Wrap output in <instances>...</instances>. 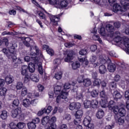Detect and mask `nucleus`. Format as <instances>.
I'll use <instances>...</instances> for the list:
<instances>
[{"label":"nucleus","mask_w":129,"mask_h":129,"mask_svg":"<svg viewBox=\"0 0 129 129\" xmlns=\"http://www.w3.org/2000/svg\"><path fill=\"white\" fill-rule=\"evenodd\" d=\"M106 30L108 32V34L105 33V28L102 27L99 33L104 39L107 40L110 38L112 41H114L116 43H119L121 46L123 43V38L120 37V33L117 31L114 33V27L111 24H108L106 26Z\"/></svg>","instance_id":"obj_1"},{"label":"nucleus","mask_w":129,"mask_h":129,"mask_svg":"<svg viewBox=\"0 0 129 129\" xmlns=\"http://www.w3.org/2000/svg\"><path fill=\"white\" fill-rule=\"evenodd\" d=\"M35 51L36 52V53H31V56L30 57L29 56H26L24 58V60L26 62H30V61H32L36 66L37 65L38 67V72L40 75H43V73H44V70L43 69V67L42 66V62L39 61L38 59V57L37 56H39L40 58H43V54H42V52L40 50H39L38 47H35Z\"/></svg>","instance_id":"obj_2"},{"label":"nucleus","mask_w":129,"mask_h":129,"mask_svg":"<svg viewBox=\"0 0 129 129\" xmlns=\"http://www.w3.org/2000/svg\"><path fill=\"white\" fill-rule=\"evenodd\" d=\"M35 64L33 62H30L28 66H22L21 67V72L22 75L23 76L26 75H29L28 73L30 72L31 73H34L35 72Z\"/></svg>","instance_id":"obj_3"},{"label":"nucleus","mask_w":129,"mask_h":129,"mask_svg":"<svg viewBox=\"0 0 129 129\" xmlns=\"http://www.w3.org/2000/svg\"><path fill=\"white\" fill-rule=\"evenodd\" d=\"M100 61H101V64H106V63L108 64L107 68L109 72H114V71H115V69H116V66L111 62V60L109 58L105 56V58L103 59H102V58H100Z\"/></svg>","instance_id":"obj_4"},{"label":"nucleus","mask_w":129,"mask_h":129,"mask_svg":"<svg viewBox=\"0 0 129 129\" xmlns=\"http://www.w3.org/2000/svg\"><path fill=\"white\" fill-rule=\"evenodd\" d=\"M62 86L55 85L54 87V94L57 96L56 98V103H60L62 101V99H63L61 97V93H62Z\"/></svg>","instance_id":"obj_5"},{"label":"nucleus","mask_w":129,"mask_h":129,"mask_svg":"<svg viewBox=\"0 0 129 129\" xmlns=\"http://www.w3.org/2000/svg\"><path fill=\"white\" fill-rule=\"evenodd\" d=\"M71 88V84L69 83L64 84L63 89L61 91V97L62 99H67L69 93V89Z\"/></svg>","instance_id":"obj_6"},{"label":"nucleus","mask_w":129,"mask_h":129,"mask_svg":"<svg viewBox=\"0 0 129 129\" xmlns=\"http://www.w3.org/2000/svg\"><path fill=\"white\" fill-rule=\"evenodd\" d=\"M17 47V44H12L11 47V49H8L7 48H3V52L4 54H6V56L9 59L12 58V57L14 56V53L15 52V48Z\"/></svg>","instance_id":"obj_7"},{"label":"nucleus","mask_w":129,"mask_h":129,"mask_svg":"<svg viewBox=\"0 0 129 129\" xmlns=\"http://www.w3.org/2000/svg\"><path fill=\"white\" fill-rule=\"evenodd\" d=\"M64 60L65 62H69L72 61V60L74 59V55H75V52L72 50H70L66 51V53H64Z\"/></svg>","instance_id":"obj_8"},{"label":"nucleus","mask_w":129,"mask_h":129,"mask_svg":"<svg viewBox=\"0 0 129 129\" xmlns=\"http://www.w3.org/2000/svg\"><path fill=\"white\" fill-rule=\"evenodd\" d=\"M105 55H101L100 56V58L98 60L97 62H95V61H96V56H92L90 57V62H91L92 64H93V67H94V68H96V67H97V66H99V65H100V64L101 63V61H100V59H102V60H103L104 59H105Z\"/></svg>","instance_id":"obj_9"},{"label":"nucleus","mask_w":129,"mask_h":129,"mask_svg":"<svg viewBox=\"0 0 129 129\" xmlns=\"http://www.w3.org/2000/svg\"><path fill=\"white\" fill-rule=\"evenodd\" d=\"M100 105L105 108L106 107H108L109 109H112V108L114 106V104H115V102L114 101L111 100L107 103V99L105 101H100Z\"/></svg>","instance_id":"obj_10"},{"label":"nucleus","mask_w":129,"mask_h":129,"mask_svg":"<svg viewBox=\"0 0 129 129\" xmlns=\"http://www.w3.org/2000/svg\"><path fill=\"white\" fill-rule=\"evenodd\" d=\"M56 121H57V118L54 116L50 119L49 118L48 126H46L45 129H56V127H57V125L55 123Z\"/></svg>","instance_id":"obj_11"},{"label":"nucleus","mask_w":129,"mask_h":129,"mask_svg":"<svg viewBox=\"0 0 129 129\" xmlns=\"http://www.w3.org/2000/svg\"><path fill=\"white\" fill-rule=\"evenodd\" d=\"M82 115H83V111L81 110H78L76 111V113L75 114V116L76 119L74 120L75 124H78V123H80L81 122V117H82Z\"/></svg>","instance_id":"obj_12"},{"label":"nucleus","mask_w":129,"mask_h":129,"mask_svg":"<svg viewBox=\"0 0 129 129\" xmlns=\"http://www.w3.org/2000/svg\"><path fill=\"white\" fill-rule=\"evenodd\" d=\"M69 5V3L67 0H58L56 9H64V8L68 7Z\"/></svg>","instance_id":"obj_13"},{"label":"nucleus","mask_w":129,"mask_h":129,"mask_svg":"<svg viewBox=\"0 0 129 129\" xmlns=\"http://www.w3.org/2000/svg\"><path fill=\"white\" fill-rule=\"evenodd\" d=\"M62 16V14H59L56 16L52 15L50 16V19L51 23L53 26H57L58 25V22L60 20V17Z\"/></svg>","instance_id":"obj_14"},{"label":"nucleus","mask_w":129,"mask_h":129,"mask_svg":"<svg viewBox=\"0 0 129 129\" xmlns=\"http://www.w3.org/2000/svg\"><path fill=\"white\" fill-rule=\"evenodd\" d=\"M21 40H24L23 41V44L26 46V47H30L31 44L32 45H34L35 43L34 42V40L31 39V38L30 37H22Z\"/></svg>","instance_id":"obj_15"},{"label":"nucleus","mask_w":129,"mask_h":129,"mask_svg":"<svg viewBox=\"0 0 129 129\" xmlns=\"http://www.w3.org/2000/svg\"><path fill=\"white\" fill-rule=\"evenodd\" d=\"M125 47V52L126 54H129V39L126 37H123V44Z\"/></svg>","instance_id":"obj_16"},{"label":"nucleus","mask_w":129,"mask_h":129,"mask_svg":"<svg viewBox=\"0 0 129 129\" xmlns=\"http://www.w3.org/2000/svg\"><path fill=\"white\" fill-rule=\"evenodd\" d=\"M21 112H22V110H21V107H18L16 109L12 110L11 113V116L14 118H16V117H18L19 115H21Z\"/></svg>","instance_id":"obj_17"},{"label":"nucleus","mask_w":129,"mask_h":129,"mask_svg":"<svg viewBox=\"0 0 129 129\" xmlns=\"http://www.w3.org/2000/svg\"><path fill=\"white\" fill-rule=\"evenodd\" d=\"M100 96L101 98L100 101H103L104 102V101L107 99V95H106V93H105L104 90H103L100 92Z\"/></svg>","instance_id":"obj_18"},{"label":"nucleus","mask_w":129,"mask_h":129,"mask_svg":"<svg viewBox=\"0 0 129 129\" xmlns=\"http://www.w3.org/2000/svg\"><path fill=\"white\" fill-rule=\"evenodd\" d=\"M11 58L13 62H15L16 66H18V64H22L23 63V60L20 58H17L16 55H13Z\"/></svg>","instance_id":"obj_19"},{"label":"nucleus","mask_w":129,"mask_h":129,"mask_svg":"<svg viewBox=\"0 0 129 129\" xmlns=\"http://www.w3.org/2000/svg\"><path fill=\"white\" fill-rule=\"evenodd\" d=\"M50 120V117L49 116H45L42 117L41 119V123L42 125H46V124H49Z\"/></svg>","instance_id":"obj_20"},{"label":"nucleus","mask_w":129,"mask_h":129,"mask_svg":"<svg viewBox=\"0 0 129 129\" xmlns=\"http://www.w3.org/2000/svg\"><path fill=\"white\" fill-rule=\"evenodd\" d=\"M113 97L115 100H118L121 98L122 96L117 91H114L113 93Z\"/></svg>","instance_id":"obj_21"},{"label":"nucleus","mask_w":129,"mask_h":129,"mask_svg":"<svg viewBox=\"0 0 129 129\" xmlns=\"http://www.w3.org/2000/svg\"><path fill=\"white\" fill-rule=\"evenodd\" d=\"M106 71H107V70H106V67H105V65L102 64L99 67V73L100 74H105Z\"/></svg>","instance_id":"obj_22"},{"label":"nucleus","mask_w":129,"mask_h":129,"mask_svg":"<svg viewBox=\"0 0 129 129\" xmlns=\"http://www.w3.org/2000/svg\"><path fill=\"white\" fill-rule=\"evenodd\" d=\"M115 120L118 124L119 125H122L124 123V119H122L121 117H118L117 116H114Z\"/></svg>","instance_id":"obj_23"},{"label":"nucleus","mask_w":129,"mask_h":129,"mask_svg":"<svg viewBox=\"0 0 129 129\" xmlns=\"http://www.w3.org/2000/svg\"><path fill=\"white\" fill-rule=\"evenodd\" d=\"M74 92H76V95H75V97H76V98H77V99L79 100V99H82V98H83V94H82V92H77V89H75L74 90V89H73Z\"/></svg>","instance_id":"obj_24"},{"label":"nucleus","mask_w":129,"mask_h":129,"mask_svg":"<svg viewBox=\"0 0 129 129\" xmlns=\"http://www.w3.org/2000/svg\"><path fill=\"white\" fill-rule=\"evenodd\" d=\"M36 14L39 16L40 19L44 20V23H48V21H47V18H46L45 14L40 11H37Z\"/></svg>","instance_id":"obj_25"},{"label":"nucleus","mask_w":129,"mask_h":129,"mask_svg":"<svg viewBox=\"0 0 129 129\" xmlns=\"http://www.w3.org/2000/svg\"><path fill=\"white\" fill-rule=\"evenodd\" d=\"M91 122V117L89 116H87L83 120V123L85 125V126H87V125L90 124Z\"/></svg>","instance_id":"obj_26"},{"label":"nucleus","mask_w":129,"mask_h":129,"mask_svg":"<svg viewBox=\"0 0 129 129\" xmlns=\"http://www.w3.org/2000/svg\"><path fill=\"white\" fill-rule=\"evenodd\" d=\"M104 116V111L102 109H99L96 113V117L99 119H101Z\"/></svg>","instance_id":"obj_27"},{"label":"nucleus","mask_w":129,"mask_h":129,"mask_svg":"<svg viewBox=\"0 0 129 129\" xmlns=\"http://www.w3.org/2000/svg\"><path fill=\"white\" fill-rule=\"evenodd\" d=\"M31 80L33 82L38 83L40 80V78L39 77V75H32L31 76Z\"/></svg>","instance_id":"obj_28"},{"label":"nucleus","mask_w":129,"mask_h":129,"mask_svg":"<svg viewBox=\"0 0 129 129\" xmlns=\"http://www.w3.org/2000/svg\"><path fill=\"white\" fill-rule=\"evenodd\" d=\"M83 83L84 86L88 87V86H90V85H91L92 83L91 82V80L90 79L87 78L84 79Z\"/></svg>","instance_id":"obj_29"},{"label":"nucleus","mask_w":129,"mask_h":129,"mask_svg":"<svg viewBox=\"0 0 129 129\" xmlns=\"http://www.w3.org/2000/svg\"><path fill=\"white\" fill-rule=\"evenodd\" d=\"M5 81L7 84H11L14 82V78L12 76H7L5 78Z\"/></svg>","instance_id":"obj_30"},{"label":"nucleus","mask_w":129,"mask_h":129,"mask_svg":"<svg viewBox=\"0 0 129 129\" xmlns=\"http://www.w3.org/2000/svg\"><path fill=\"white\" fill-rule=\"evenodd\" d=\"M92 38L95 41H98L100 44H101L103 45H104L103 42L101 40V38H100V37L98 35H97V34L95 33V34L93 36Z\"/></svg>","instance_id":"obj_31"},{"label":"nucleus","mask_w":129,"mask_h":129,"mask_svg":"<svg viewBox=\"0 0 129 129\" xmlns=\"http://www.w3.org/2000/svg\"><path fill=\"white\" fill-rule=\"evenodd\" d=\"M80 67V63L79 61H75L73 62L72 63V68L73 70H76V69H78Z\"/></svg>","instance_id":"obj_32"},{"label":"nucleus","mask_w":129,"mask_h":129,"mask_svg":"<svg viewBox=\"0 0 129 129\" xmlns=\"http://www.w3.org/2000/svg\"><path fill=\"white\" fill-rule=\"evenodd\" d=\"M23 105L25 107H29L31 105V100L29 99H24L23 101Z\"/></svg>","instance_id":"obj_33"},{"label":"nucleus","mask_w":129,"mask_h":129,"mask_svg":"<svg viewBox=\"0 0 129 129\" xmlns=\"http://www.w3.org/2000/svg\"><path fill=\"white\" fill-rule=\"evenodd\" d=\"M91 107L92 108H97L98 107V101L97 100H93L91 101Z\"/></svg>","instance_id":"obj_34"},{"label":"nucleus","mask_w":129,"mask_h":129,"mask_svg":"<svg viewBox=\"0 0 129 129\" xmlns=\"http://www.w3.org/2000/svg\"><path fill=\"white\" fill-rule=\"evenodd\" d=\"M84 106L85 108H90L91 107V101L88 100H86L84 101Z\"/></svg>","instance_id":"obj_35"},{"label":"nucleus","mask_w":129,"mask_h":129,"mask_svg":"<svg viewBox=\"0 0 129 129\" xmlns=\"http://www.w3.org/2000/svg\"><path fill=\"white\" fill-rule=\"evenodd\" d=\"M47 2L51 6H54L55 8H57L58 0H47Z\"/></svg>","instance_id":"obj_36"},{"label":"nucleus","mask_w":129,"mask_h":129,"mask_svg":"<svg viewBox=\"0 0 129 129\" xmlns=\"http://www.w3.org/2000/svg\"><path fill=\"white\" fill-rule=\"evenodd\" d=\"M1 118L2 119H7L8 118V111L6 110H3L1 114Z\"/></svg>","instance_id":"obj_37"},{"label":"nucleus","mask_w":129,"mask_h":129,"mask_svg":"<svg viewBox=\"0 0 129 129\" xmlns=\"http://www.w3.org/2000/svg\"><path fill=\"white\" fill-rule=\"evenodd\" d=\"M27 126L29 129H36V127H37L33 121L28 122L27 123Z\"/></svg>","instance_id":"obj_38"},{"label":"nucleus","mask_w":129,"mask_h":129,"mask_svg":"<svg viewBox=\"0 0 129 129\" xmlns=\"http://www.w3.org/2000/svg\"><path fill=\"white\" fill-rule=\"evenodd\" d=\"M126 113V111L123 108H120L119 109V115L121 117L124 116Z\"/></svg>","instance_id":"obj_39"},{"label":"nucleus","mask_w":129,"mask_h":129,"mask_svg":"<svg viewBox=\"0 0 129 129\" xmlns=\"http://www.w3.org/2000/svg\"><path fill=\"white\" fill-rule=\"evenodd\" d=\"M78 59L79 61H80V62H81V63H83V64H85V65H88V60H87L86 57L78 58Z\"/></svg>","instance_id":"obj_40"},{"label":"nucleus","mask_w":129,"mask_h":129,"mask_svg":"<svg viewBox=\"0 0 129 129\" xmlns=\"http://www.w3.org/2000/svg\"><path fill=\"white\" fill-rule=\"evenodd\" d=\"M7 91L8 89L6 88H0V95L1 96H6L7 94Z\"/></svg>","instance_id":"obj_41"},{"label":"nucleus","mask_w":129,"mask_h":129,"mask_svg":"<svg viewBox=\"0 0 129 129\" xmlns=\"http://www.w3.org/2000/svg\"><path fill=\"white\" fill-rule=\"evenodd\" d=\"M112 110L114 114H115V116H117V114L119 113V109H118V106H114L112 108Z\"/></svg>","instance_id":"obj_42"},{"label":"nucleus","mask_w":129,"mask_h":129,"mask_svg":"<svg viewBox=\"0 0 129 129\" xmlns=\"http://www.w3.org/2000/svg\"><path fill=\"white\" fill-rule=\"evenodd\" d=\"M21 94L22 96H26L28 94V89L26 87H23L22 89Z\"/></svg>","instance_id":"obj_43"},{"label":"nucleus","mask_w":129,"mask_h":129,"mask_svg":"<svg viewBox=\"0 0 129 129\" xmlns=\"http://www.w3.org/2000/svg\"><path fill=\"white\" fill-rule=\"evenodd\" d=\"M16 87L17 90H21V89H23V87H24V84L22 82H17Z\"/></svg>","instance_id":"obj_44"},{"label":"nucleus","mask_w":129,"mask_h":129,"mask_svg":"<svg viewBox=\"0 0 129 129\" xmlns=\"http://www.w3.org/2000/svg\"><path fill=\"white\" fill-rule=\"evenodd\" d=\"M54 77L56 80H60L62 78V72H58L55 74Z\"/></svg>","instance_id":"obj_45"},{"label":"nucleus","mask_w":129,"mask_h":129,"mask_svg":"<svg viewBox=\"0 0 129 129\" xmlns=\"http://www.w3.org/2000/svg\"><path fill=\"white\" fill-rule=\"evenodd\" d=\"M34 96H33L32 93H30L28 94L27 96L29 98H35V97H39L38 92H35L34 93Z\"/></svg>","instance_id":"obj_46"},{"label":"nucleus","mask_w":129,"mask_h":129,"mask_svg":"<svg viewBox=\"0 0 129 129\" xmlns=\"http://www.w3.org/2000/svg\"><path fill=\"white\" fill-rule=\"evenodd\" d=\"M99 92L97 90H93L91 92V94L93 97H97L98 96Z\"/></svg>","instance_id":"obj_47"},{"label":"nucleus","mask_w":129,"mask_h":129,"mask_svg":"<svg viewBox=\"0 0 129 129\" xmlns=\"http://www.w3.org/2000/svg\"><path fill=\"white\" fill-rule=\"evenodd\" d=\"M52 109L53 107L51 106H48L46 109V108H45V113L46 114H49V113H50L51 111H52Z\"/></svg>","instance_id":"obj_48"},{"label":"nucleus","mask_w":129,"mask_h":129,"mask_svg":"<svg viewBox=\"0 0 129 129\" xmlns=\"http://www.w3.org/2000/svg\"><path fill=\"white\" fill-rule=\"evenodd\" d=\"M96 2L98 5L100 6H104L106 4V0H96Z\"/></svg>","instance_id":"obj_49"},{"label":"nucleus","mask_w":129,"mask_h":129,"mask_svg":"<svg viewBox=\"0 0 129 129\" xmlns=\"http://www.w3.org/2000/svg\"><path fill=\"white\" fill-rule=\"evenodd\" d=\"M75 44L73 42H69L64 43V46L66 48H71V47H73Z\"/></svg>","instance_id":"obj_50"},{"label":"nucleus","mask_w":129,"mask_h":129,"mask_svg":"<svg viewBox=\"0 0 129 129\" xmlns=\"http://www.w3.org/2000/svg\"><path fill=\"white\" fill-rule=\"evenodd\" d=\"M101 83V81H100V79H95V80L93 82V85L94 86H98Z\"/></svg>","instance_id":"obj_51"},{"label":"nucleus","mask_w":129,"mask_h":129,"mask_svg":"<svg viewBox=\"0 0 129 129\" xmlns=\"http://www.w3.org/2000/svg\"><path fill=\"white\" fill-rule=\"evenodd\" d=\"M17 34L18 33L17 32H10L5 31L2 33L3 36H5V35H10L12 36L13 35L15 36V35H17Z\"/></svg>","instance_id":"obj_52"},{"label":"nucleus","mask_w":129,"mask_h":129,"mask_svg":"<svg viewBox=\"0 0 129 129\" xmlns=\"http://www.w3.org/2000/svg\"><path fill=\"white\" fill-rule=\"evenodd\" d=\"M25 76L24 83H28V82H30V80H31V77L29 75H26Z\"/></svg>","instance_id":"obj_53"},{"label":"nucleus","mask_w":129,"mask_h":129,"mask_svg":"<svg viewBox=\"0 0 129 129\" xmlns=\"http://www.w3.org/2000/svg\"><path fill=\"white\" fill-rule=\"evenodd\" d=\"M20 104V101H19V99H15L14 100L13 102V104L12 106L15 107V106H19V105Z\"/></svg>","instance_id":"obj_54"},{"label":"nucleus","mask_w":129,"mask_h":129,"mask_svg":"<svg viewBox=\"0 0 129 129\" xmlns=\"http://www.w3.org/2000/svg\"><path fill=\"white\" fill-rule=\"evenodd\" d=\"M84 76L83 75L80 76L78 77L77 81L79 83H82L84 81Z\"/></svg>","instance_id":"obj_55"},{"label":"nucleus","mask_w":129,"mask_h":129,"mask_svg":"<svg viewBox=\"0 0 129 129\" xmlns=\"http://www.w3.org/2000/svg\"><path fill=\"white\" fill-rule=\"evenodd\" d=\"M38 102H39V100H38V99H34L30 101L31 104H32V105H33L34 106H36V105H37V104H38Z\"/></svg>","instance_id":"obj_56"},{"label":"nucleus","mask_w":129,"mask_h":129,"mask_svg":"<svg viewBox=\"0 0 129 129\" xmlns=\"http://www.w3.org/2000/svg\"><path fill=\"white\" fill-rule=\"evenodd\" d=\"M46 52L50 56H53L54 54H55V52H54V50H53L52 48H50V47L49 48V49H47Z\"/></svg>","instance_id":"obj_57"},{"label":"nucleus","mask_w":129,"mask_h":129,"mask_svg":"<svg viewBox=\"0 0 129 129\" xmlns=\"http://www.w3.org/2000/svg\"><path fill=\"white\" fill-rule=\"evenodd\" d=\"M44 113H45V108H42L38 112L37 115H38V116H41Z\"/></svg>","instance_id":"obj_58"},{"label":"nucleus","mask_w":129,"mask_h":129,"mask_svg":"<svg viewBox=\"0 0 129 129\" xmlns=\"http://www.w3.org/2000/svg\"><path fill=\"white\" fill-rule=\"evenodd\" d=\"M53 63L55 65V66H56L57 67V66H58V65H60V64H61V60H60V59H55L54 61H53Z\"/></svg>","instance_id":"obj_59"},{"label":"nucleus","mask_w":129,"mask_h":129,"mask_svg":"<svg viewBox=\"0 0 129 129\" xmlns=\"http://www.w3.org/2000/svg\"><path fill=\"white\" fill-rule=\"evenodd\" d=\"M48 96L49 98H54V97H57V96H56V95H55V94H54V92H53V91H50L48 92Z\"/></svg>","instance_id":"obj_60"},{"label":"nucleus","mask_w":129,"mask_h":129,"mask_svg":"<svg viewBox=\"0 0 129 129\" xmlns=\"http://www.w3.org/2000/svg\"><path fill=\"white\" fill-rule=\"evenodd\" d=\"M69 109H70V110H74V109H76L75 102L72 103L70 104Z\"/></svg>","instance_id":"obj_61"},{"label":"nucleus","mask_w":129,"mask_h":129,"mask_svg":"<svg viewBox=\"0 0 129 129\" xmlns=\"http://www.w3.org/2000/svg\"><path fill=\"white\" fill-rule=\"evenodd\" d=\"M86 129H94V124L92 123H90L88 125L86 126Z\"/></svg>","instance_id":"obj_62"},{"label":"nucleus","mask_w":129,"mask_h":129,"mask_svg":"<svg viewBox=\"0 0 129 129\" xmlns=\"http://www.w3.org/2000/svg\"><path fill=\"white\" fill-rule=\"evenodd\" d=\"M64 119H66V120H70L71 119V115L69 114H66L63 116Z\"/></svg>","instance_id":"obj_63"},{"label":"nucleus","mask_w":129,"mask_h":129,"mask_svg":"<svg viewBox=\"0 0 129 129\" xmlns=\"http://www.w3.org/2000/svg\"><path fill=\"white\" fill-rule=\"evenodd\" d=\"M79 54L80 55H86V54H87V49H82L81 51H80Z\"/></svg>","instance_id":"obj_64"}]
</instances>
